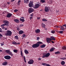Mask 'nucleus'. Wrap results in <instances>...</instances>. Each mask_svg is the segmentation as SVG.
Wrapping results in <instances>:
<instances>
[{
  "mask_svg": "<svg viewBox=\"0 0 66 66\" xmlns=\"http://www.w3.org/2000/svg\"><path fill=\"white\" fill-rule=\"evenodd\" d=\"M33 63H34V61L32 60H30V61L28 62V64H32Z\"/></svg>",
  "mask_w": 66,
  "mask_h": 66,
  "instance_id": "0eeeda50",
  "label": "nucleus"
},
{
  "mask_svg": "<svg viewBox=\"0 0 66 66\" xmlns=\"http://www.w3.org/2000/svg\"><path fill=\"white\" fill-rule=\"evenodd\" d=\"M49 57L48 56H44V55H43L42 56V58H44L45 57Z\"/></svg>",
  "mask_w": 66,
  "mask_h": 66,
  "instance_id": "72a5a7b5",
  "label": "nucleus"
},
{
  "mask_svg": "<svg viewBox=\"0 0 66 66\" xmlns=\"http://www.w3.org/2000/svg\"><path fill=\"white\" fill-rule=\"evenodd\" d=\"M7 63V61H5L3 62V63L2 64L3 65H6Z\"/></svg>",
  "mask_w": 66,
  "mask_h": 66,
  "instance_id": "f3484780",
  "label": "nucleus"
},
{
  "mask_svg": "<svg viewBox=\"0 0 66 66\" xmlns=\"http://www.w3.org/2000/svg\"><path fill=\"white\" fill-rule=\"evenodd\" d=\"M8 24H2V25H1V26H2V27H3V26H8L9 25Z\"/></svg>",
  "mask_w": 66,
  "mask_h": 66,
  "instance_id": "393cba45",
  "label": "nucleus"
},
{
  "mask_svg": "<svg viewBox=\"0 0 66 66\" xmlns=\"http://www.w3.org/2000/svg\"><path fill=\"white\" fill-rule=\"evenodd\" d=\"M33 15H34V14L32 13V14L30 15V16H31V17H33Z\"/></svg>",
  "mask_w": 66,
  "mask_h": 66,
  "instance_id": "de8ad7c7",
  "label": "nucleus"
},
{
  "mask_svg": "<svg viewBox=\"0 0 66 66\" xmlns=\"http://www.w3.org/2000/svg\"><path fill=\"white\" fill-rule=\"evenodd\" d=\"M2 35L1 34H0V38L2 37Z\"/></svg>",
  "mask_w": 66,
  "mask_h": 66,
  "instance_id": "603ef678",
  "label": "nucleus"
},
{
  "mask_svg": "<svg viewBox=\"0 0 66 66\" xmlns=\"http://www.w3.org/2000/svg\"><path fill=\"white\" fill-rule=\"evenodd\" d=\"M13 44L15 45H18L20 44V43H16V44Z\"/></svg>",
  "mask_w": 66,
  "mask_h": 66,
  "instance_id": "09e8293b",
  "label": "nucleus"
},
{
  "mask_svg": "<svg viewBox=\"0 0 66 66\" xmlns=\"http://www.w3.org/2000/svg\"><path fill=\"white\" fill-rule=\"evenodd\" d=\"M40 5L38 4H36L35 5V6H34V8L35 9H37L40 6Z\"/></svg>",
  "mask_w": 66,
  "mask_h": 66,
  "instance_id": "9d476101",
  "label": "nucleus"
},
{
  "mask_svg": "<svg viewBox=\"0 0 66 66\" xmlns=\"http://www.w3.org/2000/svg\"><path fill=\"white\" fill-rule=\"evenodd\" d=\"M23 58H24V61H25V62L26 63V58H25V56H23Z\"/></svg>",
  "mask_w": 66,
  "mask_h": 66,
  "instance_id": "4c0bfd02",
  "label": "nucleus"
},
{
  "mask_svg": "<svg viewBox=\"0 0 66 66\" xmlns=\"http://www.w3.org/2000/svg\"><path fill=\"white\" fill-rule=\"evenodd\" d=\"M17 11H18V10H17V9H16L14 10V12H17Z\"/></svg>",
  "mask_w": 66,
  "mask_h": 66,
  "instance_id": "a18cd8bd",
  "label": "nucleus"
},
{
  "mask_svg": "<svg viewBox=\"0 0 66 66\" xmlns=\"http://www.w3.org/2000/svg\"><path fill=\"white\" fill-rule=\"evenodd\" d=\"M15 37V38L17 39H19V38L18 37V36H17V35Z\"/></svg>",
  "mask_w": 66,
  "mask_h": 66,
  "instance_id": "ea45409f",
  "label": "nucleus"
},
{
  "mask_svg": "<svg viewBox=\"0 0 66 66\" xmlns=\"http://www.w3.org/2000/svg\"><path fill=\"white\" fill-rule=\"evenodd\" d=\"M62 48L63 50H66V46H64L62 47Z\"/></svg>",
  "mask_w": 66,
  "mask_h": 66,
  "instance_id": "7c9ffc66",
  "label": "nucleus"
},
{
  "mask_svg": "<svg viewBox=\"0 0 66 66\" xmlns=\"http://www.w3.org/2000/svg\"><path fill=\"white\" fill-rule=\"evenodd\" d=\"M40 2L42 3H45V0H41Z\"/></svg>",
  "mask_w": 66,
  "mask_h": 66,
  "instance_id": "2f4dec72",
  "label": "nucleus"
},
{
  "mask_svg": "<svg viewBox=\"0 0 66 66\" xmlns=\"http://www.w3.org/2000/svg\"><path fill=\"white\" fill-rule=\"evenodd\" d=\"M17 43H16L15 41H13V42H12V44H16Z\"/></svg>",
  "mask_w": 66,
  "mask_h": 66,
  "instance_id": "37998d69",
  "label": "nucleus"
},
{
  "mask_svg": "<svg viewBox=\"0 0 66 66\" xmlns=\"http://www.w3.org/2000/svg\"><path fill=\"white\" fill-rule=\"evenodd\" d=\"M20 26L21 27H22L23 26V24H20Z\"/></svg>",
  "mask_w": 66,
  "mask_h": 66,
  "instance_id": "3c124183",
  "label": "nucleus"
},
{
  "mask_svg": "<svg viewBox=\"0 0 66 66\" xmlns=\"http://www.w3.org/2000/svg\"><path fill=\"white\" fill-rule=\"evenodd\" d=\"M45 47V44H43V45H42L40 46V47H41V48H44Z\"/></svg>",
  "mask_w": 66,
  "mask_h": 66,
  "instance_id": "a878e982",
  "label": "nucleus"
},
{
  "mask_svg": "<svg viewBox=\"0 0 66 66\" xmlns=\"http://www.w3.org/2000/svg\"><path fill=\"white\" fill-rule=\"evenodd\" d=\"M20 21L22 22H24V21H25V20L24 19H22L21 18H20Z\"/></svg>",
  "mask_w": 66,
  "mask_h": 66,
  "instance_id": "5701e85b",
  "label": "nucleus"
},
{
  "mask_svg": "<svg viewBox=\"0 0 66 66\" xmlns=\"http://www.w3.org/2000/svg\"><path fill=\"white\" fill-rule=\"evenodd\" d=\"M65 62L64 61H62L61 62V65H65Z\"/></svg>",
  "mask_w": 66,
  "mask_h": 66,
  "instance_id": "412c9836",
  "label": "nucleus"
},
{
  "mask_svg": "<svg viewBox=\"0 0 66 66\" xmlns=\"http://www.w3.org/2000/svg\"><path fill=\"white\" fill-rule=\"evenodd\" d=\"M45 24H44L43 23H42V27L43 28H45Z\"/></svg>",
  "mask_w": 66,
  "mask_h": 66,
  "instance_id": "c756f323",
  "label": "nucleus"
},
{
  "mask_svg": "<svg viewBox=\"0 0 66 66\" xmlns=\"http://www.w3.org/2000/svg\"><path fill=\"white\" fill-rule=\"evenodd\" d=\"M52 0H50V1H49V3H51L52 2Z\"/></svg>",
  "mask_w": 66,
  "mask_h": 66,
  "instance_id": "49530a36",
  "label": "nucleus"
},
{
  "mask_svg": "<svg viewBox=\"0 0 66 66\" xmlns=\"http://www.w3.org/2000/svg\"><path fill=\"white\" fill-rule=\"evenodd\" d=\"M43 44V43H42V42H37V43H36L35 44H34L35 45H39V44Z\"/></svg>",
  "mask_w": 66,
  "mask_h": 66,
  "instance_id": "a211bd4d",
  "label": "nucleus"
},
{
  "mask_svg": "<svg viewBox=\"0 0 66 66\" xmlns=\"http://www.w3.org/2000/svg\"><path fill=\"white\" fill-rule=\"evenodd\" d=\"M13 52L14 53H17V52H18V51H17V50H13Z\"/></svg>",
  "mask_w": 66,
  "mask_h": 66,
  "instance_id": "c85d7f7f",
  "label": "nucleus"
},
{
  "mask_svg": "<svg viewBox=\"0 0 66 66\" xmlns=\"http://www.w3.org/2000/svg\"><path fill=\"white\" fill-rule=\"evenodd\" d=\"M40 30L39 29H36L35 31V32L36 33H39V32H40Z\"/></svg>",
  "mask_w": 66,
  "mask_h": 66,
  "instance_id": "ddd939ff",
  "label": "nucleus"
},
{
  "mask_svg": "<svg viewBox=\"0 0 66 66\" xmlns=\"http://www.w3.org/2000/svg\"><path fill=\"white\" fill-rule=\"evenodd\" d=\"M29 0H24V2L25 4H28L29 3Z\"/></svg>",
  "mask_w": 66,
  "mask_h": 66,
  "instance_id": "dca6fc26",
  "label": "nucleus"
},
{
  "mask_svg": "<svg viewBox=\"0 0 66 66\" xmlns=\"http://www.w3.org/2000/svg\"><path fill=\"white\" fill-rule=\"evenodd\" d=\"M14 1H15V0H11V2H12Z\"/></svg>",
  "mask_w": 66,
  "mask_h": 66,
  "instance_id": "4d7b16f0",
  "label": "nucleus"
},
{
  "mask_svg": "<svg viewBox=\"0 0 66 66\" xmlns=\"http://www.w3.org/2000/svg\"><path fill=\"white\" fill-rule=\"evenodd\" d=\"M42 59L40 58H39L38 60L39 61H40Z\"/></svg>",
  "mask_w": 66,
  "mask_h": 66,
  "instance_id": "5fc2aeb1",
  "label": "nucleus"
},
{
  "mask_svg": "<svg viewBox=\"0 0 66 66\" xmlns=\"http://www.w3.org/2000/svg\"><path fill=\"white\" fill-rule=\"evenodd\" d=\"M20 52H21V56H23V55H22V51H20Z\"/></svg>",
  "mask_w": 66,
  "mask_h": 66,
  "instance_id": "58836bf2",
  "label": "nucleus"
},
{
  "mask_svg": "<svg viewBox=\"0 0 66 66\" xmlns=\"http://www.w3.org/2000/svg\"><path fill=\"white\" fill-rule=\"evenodd\" d=\"M2 31V29L0 28V32H1Z\"/></svg>",
  "mask_w": 66,
  "mask_h": 66,
  "instance_id": "680f3d73",
  "label": "nucleus"
},
{
  "mask_svg": "<svg viewBox=\"0 0 66 66\" xmlns=\"http://www.w3.org/2000/svg\"><path fill=\"white\" fill-rule=\"evenodd\" d=\"M46 66H51V65H50L48 64V65H46Z\"/></svg>",
  "mask_w": 66,
  "mask_h": 66,
  "instance_id": "338daca9",
  "label": "nucleus"
},
{
  "mask_svg": "<svg viewBox=\"0 0 66 66\" xmlns=\"http://www.w3.org/2000/svg\"><path fill=\"white\" fill-rule=\"evenodd\" d=\"M65 26H66V24L63 25L62 26V27H65Z\"/></svg>",
  "mask_w": 66,
  "mask_h": 66,
  "instance_id": "6e6d98bb",
  "label": "nucleus"
},
{
  "mask_svg": "<svg viewBox=\"0 0 66 66\" xmlns=\"http://www.w3.org/2000/svg\"><path fill=\"white\" fill-rule=\"evenodd\" d=\"M51 39L52 40H55V38H54V37H53V36H51L50 37V38H47L46 39Z\"/></svg>",
  "mask_w": 66,
  "mask_h": 66,
  "instance_id": "4468645a",
  "label": "nucleus"
},
{
  "mask_svg": "<svg viewBox=\"0 0 66 66\" xmlns=\"http://www.w3.org/2000/svg\"><path fill=\"white\" fill-rule=\"evenodd\" d=\"M42 21H47V20L45 19H42Z\"/></svg>",
  "mask_w": 66,
  "mask_h": 66,
  "instance_id": "e433bc0d",
  "label": "nucleus"
},
{
  "mask_svg": "<svg viewBox=\"0 0 66 66\" xmlns=\"http://www.w3.org/2000/svg\"><path fill=\"white\" fill-rule=\"evenodd\" d=\"M12 14L10 13H8L7 14V15H6V17H7L8 18H10L11 16H12Z\"/></svg>",
  "mask_w": 66,
  "mask_h": 66,
  "instance_id": "1a4fd4ad",
  "label": "nucleus"
},
{
  "mask_svg": "<svg viewBox=\"0 0 66 66\" xmlns=\"http://www.w3.org/2000/svg\"><path fill=\"white\" fill-rule=\"evenodd\" d=\"M21 2V1L19 0V1H18V5H19L20 4V2Z\"/></svg>",
  "mask_w": 66,
  "mask_h": 66,
  "instance_id": "c9c22d12",
  "label": "nucleus"
},
{
  "mask_svg": "<svg viewBox=\"0 0 66 66\" xmlns=\"http://www.w3.org/2000/svg\"><path fill=\"white\" fill-rule=\"evenodd\" d=\"M20 29V28L19 27H17V30H18V31H19Z\"/></svg>",
  "mask_w": 66,
  "mask_h": 66,
  "instance_id": "8fccbe9b",
  "label": "nucleus"
},
{
  "mask_svg": "<svg viewBox=\"0 0 66 66\" xmlns=\"http://www.w3.org/2000/svg\"><path fill=\"white\" fill-rule=\"evenodd\" d=\"M37 39H39V37H37Z\"/></svg>",
  "mask_w": 66,
  "mask_h": 66,
  "instance_id": "69168bd1",
  "label": "nucleus"
},
{
  "mask_svg": "<svg viewBox=\"0 0 66 66\" xmlns=\"http://www.w3.org/2000/svg\"><path fill=\"white\" fill-rule=\"evenodd\" d=\"M63 33V31H59V33L60 34H62Z\"/></svg>",
  "mask_w": 66,
  "mask_h": 66,
  "instance_id": "a19ab883",
  "label": "nucleus"
},
{
  "mask_svg": "<svg viewBox=\"0 0 66 66\" xmlns=\"http://www.w3.org/2000/svg\"><path fill=\"white\" fill-rule=\"evenodd\" d=\"M55 27L56 28H58L59 27V26H56Z\"/></svg>",
  "mask_w": 66,
  "mask_h": 66,
  "instance_id": "052dcab7",
  "label": "nucleus"
},
{
  "mask_svg": "<svg viewBox=\"0 0 66 66\" xmlns=\"http://www.w3.org/2000/svg\"><path fill=\"white\" fill-rule=\"evenodd\" d=\"M42 65L44 66H47L48 65L47 64L45 63H43L42 64Z\"/></svg>",
  "mask_w": 66,
  "mask_h": 66,
  "instance_id": "cd10ccee",
  "label": "nucleus"
},
{
  "mask_svg": "<svg viewBox=\"0 0 66 66\" xmlns=\"http://www.w3.org/2000/svg\"><path fill=\"white\" fill-rule=\"evenodd\" d=\"M43 55H44V56H50V53H48L45 55L43 54Z\"/></svg>",
  "mask_w": 66,
  "mask_h": 66,
  "instance_id": "4be33fe9",
  "label": "nucleus"
},
{
  "mask_svg": "<svg viewBox=\"0 0 66 66\" xmlns=\"http://www.w3.org/2000/svg\"><path fill=\"white\" fill-rule=\"evenodd\" d=\"M23 33V31L22 30H20L19 32V34L20 35H21Z\"/></svg>",
  "mask_w": 66,
  "mask_h": 66,
  "instance_id": "6ab92c4d",
  "label": "nucleus"
},
{
  "mask_svg": "<svg viewBox=\"0 0 66 66\" xmlns=\"http://www.w3.org/2000/svg\"><path fill=\"white\" fill-rule=\"evenodd\" d=\"M32 18V17H30V20H31V19Z\"/></svg>",
  "mask_w": 66,
  "mask_h": 66,
  "instance_id": "13d9d810",
  "label": "nucleus"
},
{
  "mask_svg": "<svg viewBox=\"0 0 66 66\" xmlns=\"http://www.w3.org/2000/svg\"><path fill=\"white\" fill-rule=\"evenodd\" d=\"M51 42H52V43H54V42H53V41H52Z\"/></svg>",
  "mask_w": 66,
  "mask_h": 66,
  "instance_id": "0e129e2a",
  "label": "nucleus"
},
{
  "mask_svg": "<svg viewBox=\"0 0 66 66\" xmlns=\"http://www.w3.org/2000/svg\"><path fill=\"white\" fill-rule=\"evenodd\" d=\"M12 35V32L10 30L6 31V33L5 34L6 36H11Z\"/></svg>",
  "mask_w": 66,
  "mask_h": 66,
  "instance_id": "f257e3e1",
  "label": "nucleus"
},
{
  "mask_svg": "<svg viewBox=\"0 0 66 66\" xmlns=\"http://www.w3.org/2000/svg\"><path fill=\"white\" fill-rule=\"evenodd\" d=\"M55 32V31L54 30H52V31H51V33H52L54 34V33Z\"/></svg>",
  "mask_w": 66,
  "mask_h": 66,
  "instance_id": "c03bdc74",
  "label": "nucleus"
},
{
  "mask_svg": "<svg viewBox=\"0 0 66 66\" xmlns=\"http://www.w3.org/2000/svg\"><path fill=\"white\" fill-rule=\"evenodd\" d=\"M3 51H2V50H0V52H2Z\"/></svg>",
  "mask_w": 66,
  "mask_h": 66,
  "instance_id": "774afa93",
  "label": "nucleus"
},
{
  "mask_svg": "<svg viewBox=\"0 0 66 66\" xmlns=\"http://www.w3.org/2000/svg\"><path fill=\"white\" fill-rule=\"evenodd\" d=\"M39 46V45L38 44H33L32 45V47L34 48H38Z\"/></svg>",
  "mask_w": 66,
  "mask_h": 66,
  "instance_id": "6e6552de",
  "label": "nucleus"
},
{
  "mask_svg": "<svg viewBox=\"0 0 66 66\" xmlns=\"http://www.w3.org/2000/svg\"><path fill=\"white\" fill-rule=\"evenodd\" d=\"M1 46H3V45H4V44L3 43H1Z\"/></svg>",
  "mask_w": 66,
  "mask_h": 66,
  "instance_id": "864d4df0",
  "label": "nucleus"
},
{
  "mask_svg": "<svg viewBox=\"0 0 66 66\" xmlns=\"http://www.w3.org/2000/svg\"><path fill=\"white\" fill-rule=\"evenodd\" d=\"M40 17L37 18V20H39V19H40Z\"/></svg>",
  "mask_w": 66,
  "mask_h": 66,
  "instance_id": "bf43d9fd",
  "label": "nucleus"
},
{
  "mask_svg": "<svg viewBox=\"0 0 66 66\" xmlns=\"http://www.w3.org/2000/svg\"><path fill=\"white\" fill-rule=\"evenodd\" d=\"M29 7H32L33 6V2L32 1H30V3L29 4Z\"/></svg>",
  "mask_w": 66,
  "mask_h": 66,
  "instance_id": "20e7f679",
  "label": "nucleus"
},
{
  "mask_svg": "<svg viewBox=\"0 0 66 66\" xmlns=\"http://www.w3.org/2000/svg\"><path fill=\"white\" fill-rule=\"evenodd\" d=\"M54 48L53 47L52 48H51L50 50V52H52L54 51Z\"/></svg>",
  "mask_w": 66,
  "mask_h": 66,
  "instance_id": "aec40b11",
  "label": "nucleus"
},
{
  "mask_svg": "<svg viewBox=\"0 0 66 66\" xmlns=\"http://www.w3.org/2000/svg\"><path fill=\"white\" fill-rule=\"evenodd\" d=\"M34 11V9L31 8H29L28 10V12L29 13H30L32 12L33 11Z\"/></svg>",
  "mask_w": 66,
  "mask_h": 66,
  "instance_id": "39448f33",
  "label": "nucleus"
},
{
  "mask_svg": "<svg viewBox=\"0 0 66 66\" xmlns=\"http://www.w3.org/2000/svg\"><path fill=\"white\" fill-rule=\"evenodd\" d=\"M3 23H5L4 24H9V21L6 20L3 21Z\"/></svg>",
  "mask_w": 66,
  "mask_h": 66,
  "instance_id": "2eb2a0df",
  "label": "nucleus"
},
{
  "mask_svg": "<svg viewBox=\"0 0 66 66\" xmlns=\"http://www.w3.org/2000/svg\"><path fill=\"white\" fill-rule=\"evenodd\" d=\"M26 36L25 34H23V35H22V37L24 38H25L26 37Z\"/></svg>",
  "mask_w": 66,
  "mask_h": 66,
  "instance_id": "473e14b6",
  "label": "nucleus"
},
{
  "mask_svg": "<svg viewBox=\"0 0 66 66\" xmlns=\"http://www.w3.org/2000/svg\"><path fill=\"white\" fill-rule=\"evenodd\" d=\"M46 42H47V43H51V41L52 40H53V39H50L49 38L48 39H46Z\"/></svg>",
  "mask_w": 66,
  "mask_h": 66,
  "instance_id": "9b49d317",
  "label": "nucleus"
},
{
  "mask_svg": "<svg viewBox=\"0 0 66 66\" xmlns=\"http://www.w3.org/2000/svg\"><path fill=\"white\" fill-rule=\"evenodd\" d=\"M44 9V11L46 12H49V10L51 11L50 8L49 7L46 6L45 7Z\"/></svg>",
  "mask_w": 66,
  "mask_h": 66,
  "instance_id": "7ed1b4c3",
  "label": "nucleus"
},
{
  "mask_svg": "<svg viewBox=\"0 0 66 66\" xmlns=\"http://www.w3.org/2000/svg\"><path fill=\"white\" fill-rule=\"evenodd\" d=\"M66 58H65V57L62 58H61V59L62 60H66Z\"/></svg>",
  "mask_w": 66,
  "mask_h": 66,
  "instance_id": "79ce46f5",
  "label": "nucleus"
},
{
  "mask_svg": "<svg viewBox=\"0 0 66 66\" xmlns=\"http://www.w3.org/2000/svg\"><path fill=\"white\" fill-rule=\"evenodd\" d=\"M60 54V52L59 51H57L56 52H55V54L56 55H58L59 54Z\"/></svg>",
  "mask_w": 66,
  "mask_h": 66,
  "instance_id": "bb28decb",
  "label": "nucleus"
},
{
  "mask_svg": "<svg viewBox=\"0 0 66 66\" xmlns=\"http://www.w3.org/2000/svg\"><path fill=\"white\" fill-rule=\"evenodd\" d=\"M4 58L5 59L7 60H9L11 59V57L9 55H6L4 57Z\"/></svg>",
  "mask_w": 66,
  "mask_h": 66,
  "instance_id": "423d86ee",
  "label": "nucleus"
},
{
  "mask_svg": "<svg viewBox=\"0 0 66 66\" xmlns=\"http://www.w3.org/2000/svg\"><path fill=\"white\" fill-rule=\"evenodd\" d=\"M14 22H15L16 23H20V20L18 19H14Z\"/></svg>",
  "mask_w": 66,
  "mask_h": 66,
  "instance_id": "f8f14e48",
  "label": "nucleus"
},
{
  "mask_svg": "<svg viewBox=\"0 0 66 66\" xmlns=\"http://www.w3.org/2000/svg\"><path fill=\"white\" fill-rule=\"evenodd\" d=\"M21 18H22L23 19H25V18H24L23 17H21Z\"/></svg>",
  "mask_w": 66,
  "mask_h": 66,
  "instance_id": "e2e57ef3",
  "label": "nucleus"
},
{
  "mask_svg": "<svg viewBox=\"0 0 66 66\" xmlns=\"http://www.w3.org/2000/svg\"><path fill=\"white\" fill-rule=\"evenodd\" d=\"M24 52H25V54H29V52H28V50H24Z\"/></svg>",
  "mask_w": 66,
  "mask_h": 66,
  "instance_id": "b1692460",
  "label": "nucleus"
},
{
  "mask_svg": "<svg viewBox=\"0 0 66 66\" xmlns=\"http://www.w3.org/2000/svg\"><path fill=\"white\" fill-rule=\"evenodd\" d=\"M60 28H61V29L63 30L64 29V27H63L62 26H60Z\"/></svg>",
  "mask_w": 66,
  "mask_h": 66,
  "instance_id": "f704fd0d",
  "label": "nucleus"
},
{
  "mask_svg": "<svg viewBox=\"0 0 66 66\" xmlns=\"http://www.w3.org/2000/svg\"><path fill=\"white\" fill-rule=\"evenodd\" d=\"M5 52L7 54H9V55L11 56H13V54L10 51V50H6Z\"/></svg>",
  "mask_w": 66,
  "mask_h": 66,
  "instance_id": "f03ea898",
  "label": "nucleus"
}]
</instances>
